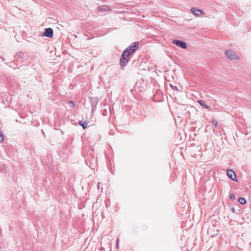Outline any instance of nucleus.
<instances>
[{"label": "nucleus", "instance_id": "423d86ee", "mask_svg": "<svg viewBox=\"0 0 251 251\" xmlns=\"http://www.w3.org/2000/svg\"><path fill=\"white\" fill-rule=\"evenodd\" d=\"M44 35L47 37L51 38L53 36V30L51 28L46 29Z\"/></svg>", "mask_w": 251, "mask_h": 251}, {"label": "nucleus", "instance_id": "20e7f679", "mask_svg": "<svg viewBox=\"0 0 251 251\" xmlns=\"http://www.w3.org/2000/svg\"><path fill=\"white\" fill-rule=\"evenodd\" d=\"M192 13L197 16H201V14L205 15V13L200 9L193 7L191 9Z\"/></svg>", "mask_w": 251, "mask_h": 251}, {"label": "nucleus", "instance_id": "6e6552de", "mask_svg": "<svg viewBox=\"0 0 251 251\" xmlns=\"http://www.w3.org/2000/svg\"><path fill=\"white\" fill-rule=\"evenodd\" d=\"M198 102L204 108H206V109H209V107L206 105L203 101L201 100H199L198 101Z\"/></svg>", "mask_w": 251, "mask_h": 251}, {"label": "nucleus", "instance_id": "1a4fd4ad", "mask_svg": "<svg viewBox=\"0 0 251 251\" xmlns=\"http://www.w3.org/2000/svg\"><path fill=\"white\" fill-rule=\"evenodd\" d=\"M124 51H126V54L127 56H129L131 54L133 53L132 50L128 47L126 48Z\"/></svg>", "mask_w": 251, "mask_h": 251}, {"label": "nucleus", "instance_id": "7ed1b4c3", "mask_svg": "<svg viewBox=\"0 0 251 251\" xmlns=\"http://www.w3.org/2000/svg\"><path fill=\"white\" fill-rule=\"evenodd\" d=\"M173 43L178 47H180L183 49H186L187 47L186 44L184 42H182L179 40H174L173 41Z\"/></svg>", "mask_w": 251, "mask_h": 251}, {"label": "nucleus", "instance_id": "f8f14e48", "mask_svg": "<svg viewBox=\"0 0 251 251\" xmlns=\"http://www.w3.org/2000/svg\"><path fill=\"white\" fill-rule=\"evenodd\" d=\"M4 141L3 134L0 133V143H2Z\"/></svg>", "mask_w": 251, "mask_h": 251}, {"label": "nucleus", "instance_id": "dca6fc26", "mask_svg": "<svg viewBox=\"0 0 251 251\" xmlns=\"http://www.w3.org/2000/svg\"><path fill=\"white\" fill-rule=\"evenodd\" d=\"M230 198L231 199H234L235 198V197L233 194H231L230 195Z\"/></svg>", "mask_w": 251, "mask_h": 251}, {"label": "nucleus", "instance_id": "39448f33", "mask_svg": "<svg viewBox=\"0 0 251 251\" xmlns=\"http://www.w3.org/2000/svg\"><path fill=\"white\" fill-rule=\"evenodd\" d=\"M227 176L232 180H235L236 176L234 171L231 170H227L226 171Z\"/></svg>", "mask_w": 251, "mask_h": 251}, {"label": "nucleus", "instance_id": "f257e3e1", "mask_svg": "<svg viewBox=\"0 0 251 251\" xmlns=\"http://www.w3.org/2000/svg\"><path fill=\"white\" fill-rule=\"evenodd\" d=\"M226 55L231 60H237L239 59L238 55L234 51L229 50L226 52Z\"/></svg>", "mask_w": 251, "mask_h": 251}, {"label": "nucleus", "instance_id": "4468645a", "mask_svg": "<svg viewBox=\"0 0 251 251\" xmlns=\"http://www.w3.org/2000/svg\"><path fill=\"white\" fill-rule=\"evenodd\" d=\"M98 10L99 11H107L108 10L107 9H105L103 8H101V7H98Z\"/></svg>", "mask_w": 251, "mask_h": 251}, {"label": "nucleus", "instance_id": "f03ea898", "mask_svg": "<svg viewBox=\"0 0 251 251\" xmlns=\"http://www.w3.org/2000/svg\"><path fill=\"white\" fill-rule=\"evenodd\" d=\"M126 52V51H123L120 59V64L122 67L126 66L128 62L127 58L128 56H127Z\"/></svg>", "mask_w": 251, "mask_h": 251}, {"label": "nucleus", "instance_id": "9d476101", "mask_svg": "<svg viewBox=\"0 0 251 251\" xmlns=\"http://www.w3.org/2000/svg\"><path fill=\"white\" fill-rule=\"evenodd\" d=\"M79 124L84 129L86 128L87 126V123L85 122L79 121Z\"/></svg>", "mask_w": 251, "mask_h": 251}, {"label": "nucleus", "instance_id": "9b49d317", "mask_svg": "<svg viewBox=\"0 0 251 251\" xmlns=\"http://www.w3.org/2000/svg\"><path fill=\"white\" fill-rule=\"evenodd\" d=\"M239 202L242 204H245L246 202V200L243 198H240L239 199Z\"/></svg>", "mask_w": 251, "mask_h": 251}, {"label": "nucleus", "instance_id": "f3484780", "mask_svg": "<svg viewBox=\"0 0 251 251\" xmlns=\"http://www.w3.org/2000/svg\"><path fill=\"white\" fill-rule=\"evenodd\" d=\"M118 243H119V240H118V241H117V247H118Z\"/></svg>", "mask_w": 251, "mask_h": 251}, {"label": "nucleus", "instance_id": "0eeeda50", "mask_svg": "<svg viewBox=\"0 0 251 251\" xmlns=\"http://www.w3.org/2000/svg\"><path fill=\"white\" fill-rule=\"evenodd\" d=\"M139 46V42L137 41L132 43L128 48L134 52L138 48Z\"/></svg>", "mask_w": 251, "mask_h": 251}, {"label": "nucleus", "instance_id": "2eb2a0df", "mask_svg": "<svg viewBox=\"0 0 251 251\" xmlns=\"http://www.w3.org/2000/svg\"><path fill=\"white\" fill-rule=\"evenodd\" d=\"M69 103L70 104V105L72 107H74L75 106V103L72 101H70L69 102Z\"/></svg>", "mask_w": 251, "mask_h": 251}, {"label": "nucleus", "instance_id": "ddd939ff", "mask_svg": "<svg viewBox=\"0 0 251 251\" xmlns=\"http://www.w3.org/2000/svg\"><path fill=\"white\" fill-rule=\"evenodd\" d=\"M212 124L215 126H217V124H218V122H217V121L215 120H212Z\"/></svg>", "mask_w": 251, "mask_h": 251}]
</instances>
